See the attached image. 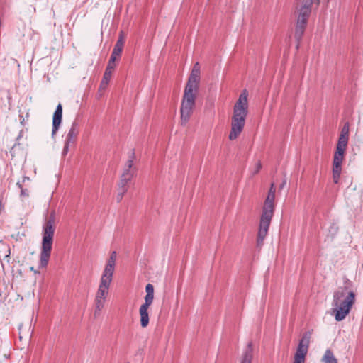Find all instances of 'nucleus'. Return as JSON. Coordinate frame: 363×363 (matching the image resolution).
Segmentation results:
<instances>
[{
    "label": "nucleus",
    "mask_w": 363,
    "mask_h": 363,
    "mask_svg": "<svg viewBox=\"0 0 363 363\" xmlns=\"http://www.w3.org/2000/svg\"><path fill=\"white\" fill-rule=\"evenodd\" d=\"M201 79V67L196 62L185 86L180 106V123L185 126L189 121L195 108Z\"/></svg>",
    "instance_id": "1"
},
{
    "label": "nucleus",
    "mask_w": 363,
    "mask_h": 363,
    "mask_svg": "<svg viewBox=\"0 0 363 363\" xmlns=\"http://www.w3.org/2000/svg\"><path fill=\"white\" fill-rule=\"evenodd\" d=\"M117 259L116 251L111 252L106 261L102 274L100 278L99 284L94 298V314H99L104 308L106 298L109 294V289L111 284Z\"/></svg>",
    "instance_id": "2"
},
{
    "label": "nucleus",
    "mask_w": 363,
    "mask_h": 363,
    "mask_svg": "<svg viewBox=\"0 0 363 363\" xmlns=\"http://www.w3.org/2000/svg\"><path fill=\"white\" fill-rule=\"evenodd\" d=\"M355 293L352 289L349 279L344 281V286L339 287L333 294L332 315L337 321H341L350 313L355 303Z\"/></svg>",
    "instance_id": "3"
},
{
    "label": "nucleus",
    "mask_w": 363,
    "mask_h": 363,
    "mask_svg": "<svg viewBox=\"0 0 363 363\" xmlns=\"http://www.w3.org/2000/svg\"><path fill=\"white\" fill-rule=\"evenodd\" d=\"M275 194L276 188L272 183L269 188L268 194L264 200L262 214L260 216L259 230L257 238V245L262 247L265 239L272 219L275 208Z\"/></svg>",
    "instance_id": "4"
},
{
    "label": "nucleus",
    "mask_w": 363,
    "mask_h": 363,
    "mask_svg": "<svg viewBox=\"0 0 363 363\" xmlns=\"http://www.w3.org/2000/svg\"><path fill=\"white\" fill-rule=\"evenodd\" d=\"M248 92L244 89L233 107L231 130L229 134L230 140H235L242 131L248 113Z\"/></svg>",
    "instance_id": "5"
},
{
    "label": "nucleus",
    "mask_w": 363,
    "mask_h": 363,
    "mask_svg": "<svg viewBox=\"0 0 363 363\" xmlns=\"http://www.w3.org/2000/svg\"><path fill=\"white\" fill-rule=\"evenodd\" d=\"M56 225L55 211L52 210L45 217L43 225V240L40 252V263L43 266L48 264L50 257Z\"/></svg>",
    "instance_id": "6"
},
{
    "label": "nucleus",
    "mask_w": 363,
    "mask_h": 363,
    "mask_svg": "<svg viewBox=\"0 0 363 363\" xmlns=\"http://www.w3.org/2000/svg\"><path fill=\"white\" fill-rule=\"evenodd\" d=\"M349 137L340 135L336 145V150L333 156V181L335 184H337L340 181L342 164L345 157V152L347 146Z\"/></svg>",
    "instance_id": "7"
},
{
    "label": "nucleus",
    "mask_w": 363,
    "mask_h": 363,
    "mask_svg": "<svg viewBox=\"0 0 363 363\" xmlns=\"http://www.w3.org/2000/svg\"><path fill=\"white\" fill-rule=\"evenodd\" d=\"M310 337L309 334H305L300 340L292 363H305L306 356L309 347Z\"/></svg>",
    "instance_id": "8"
},
{
    "label": "nucleus",
    "mask_w": 363,
    "mask_h": 363,
    "mask_svg": "<svg viewBox=\"0 0 363 363\" xmlns=\"http://www.w3.org/2000/svg\"><path fill=\"white\" fill-rule=\"evenodd\" d=\"M313 0H299L296 5L297 21L308 22Z\"/></svg>",
    "instance_id": "9"
},
{
    "label": "nucleus",
    "mask_w": 363,
    "mask_h": 363,
    "mask_svg": "<svg viewBox=\"0 0 363 363\" xmlns=\"http://www.w3.org/2000/svg\"><path fill=\"white\" fill-rule=\"evenodd\" d=\"M113 70L114 69L112 68L111 66L106 67L98 90L99 97H101L103 96L104 91L108 87Z\"/></svg>",
    "instance_id": "10"
},
{
    "label": "nucleus",
    "mask_w": 363,
    "mask_h": 363,
    "mask_svg": "<svg viewBox=\"0 0 363 363\" xmlns=\"http://www.w3.org/2000/svg\"><path fill=\"white\" fill-rule=\"evenodd\" d=\"M62 118V106L61 104L57 106L52 116V134H55L59 129Z\"/></svg>",
    "instance_id": "11"
},
{
    "label": "nucleus",
    "mask_w": 363,
    "mask_h": 363,
    "mask_svg": "<svg viewBox=\"0 0 363 363\" xmlns=\"http://www.w3.org/2000/svg\"><path fill=\"white\" fill-rule=\"evenodd\" d=\"M151 304L143 303L139 309L140 322L142 328H146L149 324L148 308Z\"/></svg>",
    "instance_id": "12"
},
{
    "label": "nucleus",
    "mask_w": 363,
    "mask_h": 363,
    "mask_svg": "<svg viewBox=\"0 0 363 363\" xmlns=\"http://www.w3.org/2000/svg\"><path fill=\"white\" fill-rule=\"evenodd\" d=\"M133 157L128 159V161L126 162L121 177L131 180L135 174V169L133 168Z\"/></svg>",
    "instance_id": "13"
},
{
    "label": "nucleus",
    "mask_w": 363,
    "mask_h": 363,
    "mask_svg": "<svg viewBox=\"0 0 363 363\" xmlns=\"http://www.w3.org/2000/svg\"><path fill=\"white\" fill-rule=\"evenodd\" d=\"M125 44V35L123 31L119 33L118 39L112 51L113 55L121 57Z\"/></svg>",
    "instance_id": "14"
},
{
    "label": "nucleus",
    "mask_w": 363,
    "mask_h": 363,
    "mask_svg": "<svg viewBox=\"0 0 363 363\" xmlns=\"http://www.w3.org/2000/svg\"><path fill=\"white\" fill-rule=\"evenodd\" d=\"M130 180L121 177L118 183V193L117 195L118 201H121L124 194L127 192L128 188V183Z\"/></svg>",
    "instance_id": "15"
},
{
    "label": "nucleus",
    "mask_w": 363,
    "mask_h": 363,
    "mask_svg": "<svg viewBox=\"0 0 363 363\" xmlns=\"http://www.w3.org/2000/svg\"><path fill=\"white\" fill-rule=\"evenodd\" d=\"M77 136V131L76 130L75 128L72 127L70 130H69L67 137H66V141L63 150V152L66 154L68 151V147L69 143H73L75 142L76 138Z\"/></svg>",
    "instance_id": "16"
},
{
    "label": "nucleus",
    "mask_w": 363,
    "mask_h": 363,
    "mask_svg": "<svg viewBox=\"0 0 363 363\" xmlns=\"http://www.w3.org/2000/svg\"><path fill=\"white\" fill-rule=\"evenodd\" d=\"M306 24H307V22L299 21H296V26L294 35H295L296 39L298 41H299L301 39V38L304 33V31H305V29L306 27Z\"/></svg>",
    "instance_id": "17"
},
{
    "label": "nucleus",
    "mask_w": 363,
    "mask_h": 363,
    "mask_svg": "<svg viewBox=\"0 0 363 363\" xmlns=\"http://www.w3.org/2000/svg\"><path fill=\"white\" fill-rule=\"evenodd\" d=\"M146 295L145 296V303L151 304L154 299V286L151 284H147L145 286Z\"/></svg>",
    "instance_id": "18"
},
{
    "label": "nucleus",
    "mask_w": 363,
    "mask_h": 363,
    "mask_svg": "<svg viewBox=\"0 0 363 363\" xmlns=\"http://www.w3.org/2000/svg\"><path fill=\"white\" fill-rule=\"evenodd\" d=\"M11 249L9 245L3 241H0V259H9Z\"/></svg>",
    "instance_id": "19"
},
{
    "label": "nucleus",
    "mask_w": 363,
    "mask_h": 363,
    "mask_svg": "<svg viewBox=\"0 0 363 363\" xmlns=\"http://www.w3.org/2000/svg\"><path fill=\"white\" fill-rule=\"evenodd\" d=\"M321 361L323 363H338L337 358L330 350H327L325 352Z\"/></svg>",
    "instance_id": "20"
},
{
    "label": "nucleus",
    "mask_w": 363,
    "mask_h": 363,
    "mask_svg": "<svg viewBox=\"0 0 363 363\" xmlns=\"http://www.w3.org/2000/svg\"><path fill=\"white\" fill-rule=\"evenodd\" d=\"M252 349L251 347V345H249L247 350L244 352L241 357L240 363H252Z\"/></svg>",
    "instance_id": "21"
},
{
    "label": "nucleus",
    "mask_w": 363,
    "mask_h": 363,
    "mask_svg": "<svg viewBox=\"0 0 363 363\" xmlns=\"http://www.w3.org/2000/svg\"><path fill=\"white\" fill-rule=\"evenodd\" d=\"M30 335V324L24 326L21 325L19 327V339L21 340L23 337L28 338Z\"/></svg>",
    "instance_id": "22"
},
{
    "label": "nucleus",
    "mask_w": 363,
    "mask_h": 363,
    "mask_svg": "<svg viewBox=\"0 0 363 363\" xmlns=\"http://www.w3.org/2000/svg\"><path fill=\"white\" fill-rule=\"evenodd\" d=\"M349 133H350V123H349V122H346L344 124L340 135L349 137Z\"/></svg>",
    "instance_id": "23"
},
{
    "label": "nucleus",
    "mask_w": 363,
    "mask_h": 363,
    "mask_svg": "<svg viewBox=\"0 0 363 363\" xmlns=\"http://www.w3.org/2000/svg\"><path fill=\"white\" fill-rule=\"evenodd\" d=\"M119 58H120L119 57H118L116 55H113V54L111 53V57L109 59L107 66H111L112 68L115 69V67H116L115 61L118 60Z\"/></svg>",
    "instance_id": "24"
},
{
    "label": "nucleus",
    "mask_w": 363,
    "mask_h": 363,
    "mask_svg": "<svg viewBox=\"0 0 363 363\" xmlns=\"http://www.w3.org/2000/svg\"><path fill=\"white\" fill-rule=\"evenodd\" d=\"M262 168V163L260 161H257L255 165L254 170L252 171V175H255L259 173Z\"/></svg>",
    "instance_id": "25"
},
{
    "label": "nucleus",
    "mask_w": 363,
    "mask_h": 363,
    "mask_svg": "<svg viewBox=\"0 0 363 363\" xmlns=\"http://www.w3.org/2000/svg\"><path fill=\"white\" fill-rule=\"evenodd\" d=\"M19 150H20L19 145H13L10 150V153L11 154L12 157H14L16 152Z\"/></svg>",
    "instance_id": "26"
},
{
    "label": "nucleus",
    "mask_w": 363,
    "mask_h": 363,
    "mask_svg": "<svg viewBox=\"0 0 363 363\" xmlns=\"http://www.w3.org/2000/svg\"><path fill=\"white\" fill-rule=\"evenodd\" d=\"M28 118H29V113L27 112L26 114L25 118L23 117L22 120L21 121V123L22 125H24L25 122H26V120L28 119Z\"/></svg>",
    "instance_id": "27"
},
{
    "label": "nucleus",
    "mask_w": 363,
    "mask_h": 363,
    "mask_svg": "<svg viewBox=\"0 0 363 363\" xmlns=\"http://www.w3.org/2000/svg\"><path fill=\"white\" fill-rule=\"evenodd\" d=\"M21 195L22 196H28V192H26V191H24L23 189H21Z\"/></svg>",
    "instance_id": "28"
}]
</instances>
